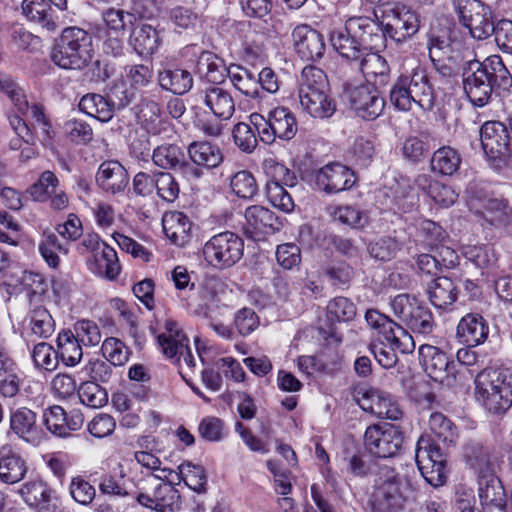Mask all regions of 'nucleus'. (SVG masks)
I'll list each match as a JSON object with an SVG mask.
<instances>
[{
	"label": "nucleus",
	"mask_w": 512,
	"mask_h": 512,
	"mask_svg": "<svg viewBox=\"0 0 512 512\" xmlns=\"http://www.w3.org/2000/svg\"><path fill=\"white\" fill-rule=\"evenodd\" d=\"M463 68V88L475 106L486 105L491 98L494 86H508L512 80L502 59L493 55L483 62L470 60Z\"/></svg>",
	"instance_id": "nucleus-1"
},
{
	"label": "nucleus",
	"mask_w": 512,
	"mask_h": 512,
	"mask_svg": "<svg viewBox=\"0 0 512 512\" xmlns=\"http://www.w3.org/2000/svg\"><path fill=\"white\" fill-rule=\"evenodd\" d=\"M390 101L400 111L418 106L425 111L434 107L435 92L424 70L401 74L390 90Z\"/></svg>",
	"instance_id": "nucleus-2"
},
{
	"label": "nucleus",
	"mask_w": 512,
	"mask_h": 512,
	"mask_svg": "<svg viewBox=\"0 0 512 512\" xmlns=\"http://www.w3.org/2000/svg\"><path fill=\"white\" fill-rule=\"evenodd\" d=\"M475 397L493 414H503L512 406V372L485 369L475 378Z\"/></svg>",
	"instance_id": "nucleus-3"
},
{
	"label": "nucleus",
	"mask_w": 512,
	"mask_h": 512,
	"mask_svg": "<svg viewBox=\"0 0 512 512\" xmlns=\"http://www.w3.org/2000/svg\"><path fill=\"white\" fill-rule=\"evenodd\" d=\"M93 55L92 37L78 27L63 30L59 42L51 53L55 65L62 69H82L88 65Z\"/></svg>",
	"instance_id": "nucleus-4"
},
{
	"label": "nucleus",
	"mask_w": 512,
	"mask_h": 512,
	"mask_svg": "<svg viewBox=\"0 0 512 512\" xmlns=\"http://www.w3.org/2000/svg\"><path fill=\"white\" fill-rule=\"evenodd\" d=\"M160 475H148L141 478L133 489L132 497L147 509L156 512H175L180 508V493L172 481L159 482Z\"/></svg>",
	"instance_id": "nucleus-5"
},
{
	"label": "nucleus",
	"mask_w": 512,
	"mask_h": 512,
	"mask_svg": "<svg viewBox=\"0 0 512 512\" xmlns=\"http://www.w3.org/2000/svg\"><path fill=\"white\" fill-rule=\"evenodd\" d=\"M249 118L260 140L265 144H272L276 138L291 140L298 130L294 114L286 107H276L267 117L252 113Z\"/></svg>",
	"instance_id": "nucleus-6"
},
{
	"label": "nucleus",
	"mask_w": 512,
	"mask_h": 512,
	"mask_svg": "<svg viewBox=\"0 0 512 512\" xmlns=\"http://www.w3.org/2000/svg\"><path fill=\"white\" fill-rule=\"evenodd\" d=\"M263 169L269 180L266 184V193L270 203L283 212H291L294 209V201L285 189L297 184V176L284 164L273 158L263 161Z\"/></svg>",
	"instance_id": "nucleus-7"
},
{
	"label": "nucleus",
	"mask_w": 512,
	"mask_h": 512,
	"mask_svg": "<svg viewBox=\"0 0 512 512\" xmlns=\"http://www.w3.org/2000/svg\"><path fill=\"white\" fill-rule=\"evenodd\" d=\"M391 307L417 339L428 338L436 328L431 311L413 296L399 294L392 300Z\"/></svg>",
	"instance_id": "nucleus-8"
},
{
	"label": "nucleus",
	"mask_w": 512,
	"mask_h": 512,
	"mask_svg": "<svg viewBox=\"0 0 512 512\" xmlns=\"http://www.w3.org/2000/svg\"><path fill=\"white\" fill-rule=\"evenodd\" d=\"M244 242L237 234L225 231L212 236L203 246L205 261L217 269L235 265L243 256Z\"/></svg>",
	"instance_id": "nucleus-9"
},
{
	"label": "nucleus",
	"mask_w": 512,
	"mask_h": 512,
	"mask_svg": "<svg viewBox=\"0 0 512 512\" xmlns=\"http://www.w3.org/2000/svg\"><path fill=\"white\" fill-rule=\"evenodd\" d=\"M403 501L401 478L393 469L381 468L370 499L372 512H396L402 508Z\"/></svg>",
	"instance_id": "nucleus-10"
},
{
	"label": "nucleus",
	"mask_w": 512,
	"mask_h": 512,
	"mask_svg": "<svg viewBox=\"0 0 512 512\" xmlns=\"http://www.w3.org/2000/svg\"><path fill=\"white\" fill-rule=\"evenodd\" d=\"M158 345L166 358L178 365L183 375V364L189 370L196 367V358L189 347V339L179 328L177 322L168 319L164 324V331L157 337Z\"/></svg>",
	"instance_id": "nucleus-11"
},
{
	"label": "nucleus",
	"mask_w": 512,
	"mask_h": 512,
	"mask_svg": "<svg viewBox=\"0 0 512 512\" xmlns=\"http://www.w3.org/2000/svg\"><path fill=\"white\" fill-rule=\"evenodd\" d=\"M404 435L399 427L392 424H373L364 433V447L378 458H391L402 449Z\"/></svg>",
	"instance_id": "nucleus-12"
},
{
	"label": "nucleus",
	"mask_w": 512,
	"mask_h": 512,
	"mask_svg": "<svg viewBox=\"0 0 512 512\" xmlns=\"http://www.w3.org/2000/svg\"><path fill=\"white\" fill-rule=\"evenodd\" d=\"M415 461L424 479L432 486H441L446 479L445 457L440 447L425 436L416 444Z\"/></svg>",
	"instance_id": "nucleus-13"
},
{
	"label": "nucleus",
	"mask_w": 512,
	"mask_h": 512,
	"mask_svg": "<svg viewBox=\"0 0 512 512\" xmlns=\"http://www.w3.org/2000/svg\"><path fill=\"white\" fill-rule=\"evenodd\" d=\"M353 399L363 411L380 419L399 420L403 415L393 397L376 388L357 386L353 391Z\"/></svg>",
	"instance_id": "nucleus-14"
},
{
	"label": "nucleus",
	"mask_w": 512,
	"mask_h": 512,
	"mask_svg": "<svg viewBox=\"0 0 512 512\" xmlns=\"http://www.w3.org/2000/svg\"><path fill=\"white\" fill-rule=\"evenodd\" d=\"M382 7V17L386 20L383 26L386 37L402 42L417 33L419 19L414 11L399 4L387 3Z\"/></svg>",
	"instance_id": "nucleus-15"
},
{
	"label": "nucleus",
	"mask_w": 512,
	"mask_h": 512,
	"mask_svg": "<svg viewBox=\"0 0 512 512\" xmlns=\"http://www.w3.org/2000/svg\"><path fill=\"white\" fill-rule=\"evenodd\" d=\"M344 96L357 115L366 120L378 118L385 107V100L375 86L369 84H344Z\"/></svg>",
	"instance_id": "nucleus-16"
},
{
	"label": "nucleus",
	"mask_w": 512,
	"mask_h": 512,
	"mask_svg": "<svg viewBox=\"0 0 512 512\" xmlns=\"http://www.w3.org/2000/svg\"><path fill=\"white\" fill-rule=\"evenodd\" d=\"M367 324L377 330L387 343L402 353H412L416 347L414 337L402 326L377 310L370 309L365 314Z\"/></svg>",
	"instance_id": "nucleus-17"
},
{
	"label": "nucleus",
	"mask_w": 512,
	"mask_h": 512,
	"mask_svg": "<svg viewBox=\"0 0 512 512\" xmlns=\"http://www.w3.org/2000/svg\"><path fill=\"white\" fill-rule=\"evenodd\" d=\"M457 12L462 24L476 39H486L495 26L491 21L490 8L480 0H457Z\"/></svg>",
	"instance_id": "nucleus-18"
},
{
	"label": "nucleus",
	"mask_w": 512,
	"mask_h": 512,
	"mask_svg": "<svg viewBox=\"0 0 512 512\" xmlns=\"http://www.w3.org/2000/svg\"><path fill=\"white\" fill-rule=\"evenodd\" d=\"M189 290L190 293L186 298L187 309L195 316L210 318L211 306L220 302L224 284L216 277H208L197 286L192 283Z\"/></svg>",
	"instance_id": "nucleus-19"
},
{
	"label": "nucleus",
	"mask_w": 512,
	"mask_h": 512,
	"mask_svg": "<svg viewBox=\"0 0 512 512\" xmlns=\"http://www.w3.org/2000/svg\"><path fill=\"white\" fill-rule=\"evenodd\" d=\"M467 192L470 194L468 201L470 209L481 215L485 221L496 227L512 225V207L509 206L507 200L487 195H476L474 194L473 185L468 187Z\"/></svg>",
	"instance_id": "nucleus-20"
},
{
	"label": "nucleus",
	"mask_w": 512,
	"mask_h": 512,
	"mask_svg": "<svg viewBox=\"0 0 512 512\" xmlns=\"http://www.w3.org/2000/svg\"><path fill=\"white\" fill-rule=\"evenodd\" d=\"M419 361L426 374L434 381L443 383L453 380L456 376V364L438 347L430 344H421L419 347Z\"/></svg>",
	"instance_id": "nucleus-21"
},
{
	"label": "nucleus",
	"mask_w": 512,
	"mask_h": 512,
	"mask_svg": "<svg viewBox=\"0 0 512 512\" xmlns=\"http://www.w3.org/2000/svg\"><path fill=\"white\" fill-rule=\"evenodd\" d=\"M9 425L11 432L32 446H39L46 439L37 413L27 407L12 409L9 414Z\"/></svg>",
	"instance_id": "nucleus-22"
},
{
	"label": "nucleus",
	"mask_w": 512,
	"mask_h": 512,
	"mask_svg": "<svg viewBox=\"0 0 512 512\" xmlns=\"http://www.w3.org/2000/svg\"><path fill=\"white\" fill-rule=\"evenodd\" d=\"M481 144L493 160L506 163L511 156L510 136L506 126L499 121H488L480 129Z\"/></svg>",
	"instance_id": "nucleus-23"
},
{
	"label": "nucleus",
	"mask_w": 512,
	"mask_h": 512,
	"mask_svg": "<svg viewBox=\"0 0 512 512\" xmlns=\"http://www.w3.org/2000/svg\"><path fill=\"white\" fill-rule=\"evenodd\" d=\"M314 181L320 190L331 194L350 189L355 184L356 177L349 167L334 162L317 170Z\"/></svg>",
	"instance_id": "nucleus-24"
},
{
	"label": "nucleus",
	"mask_w": 512,
	"mask_h": 512,
	"mask_svg": "<svg viewBox=\"0 0 512 512\" xmlns=\"http://www.w3.org/2000/svg\"><path fill=\"white\" fill-rule=\"evenodd\" d=\"M429 57L436 72L443 78H450L458 74L463 58L446 40L432 39L429 46Z\"/></svg>",
	"instance_id": "nucleus-25"
},
{
	"label": "nucleus",
	"mask_w": 512,
	"mask_h": 512,
	"mask_svg": "<svg viewBox=\"0 0 512 512\" xmlns=\"http://www.w3.org/2000/svg\"><path fill=\"white\" fill-rule=\"evenodd\" d=\"M293 45L297 54L306 61H317L325 52L324 37L307 24L297 25L292 31Z\"/></svg>",
	"instance_id": "nucleus-26"
},
{
	"label": "nucleus",
	"mask_w": 512,
	"mask_h": 512,
	"mask_svg": "<svg viewBox=\"0 0 512 512\" xmlns=\"http://www.w3.org/2000/svg\"><path fill=\"white\" fill-rule=\"evenodd\" d=\"M202 102L216 119L229 120L235 112V101L231 93L217 85H210L197 93Z\"/></svg>",
	"instance_id": "nucleus-27"
},
{
	"label": "nucleus",
	"mask_w": 512,
	"mask_h": 512,
	"mask_svg": "<svg viewBox=\"0 0 512 512\" xmlns=\"http://www.w3.org/2000/svg\"><path fill=\"white\" fill-rule=\"evenodd\" d=\"M348 30L354 33L364 51L379 49L385 45L386 33L383 26L369 17H352L348 20Z\"/></svg>",
	"instance_id": "nucleus-28"
},
{
	"label": "nucleus",
	"mask_w": 512,
	"mask_h": 512,
	"mask_svg": "<svg viewBox=\"0 0 512 512\" xmlns=\"http://www.w3.org/2000/svg\"><path fill=\"white\" fill-rule=\"evenodd\" d=\"M478 486L483 512H505L506 494L495 472L479 476Z\"/></svg>",
	"instance_id": "nucleus-29"
},
{
	"label": "nucleus",
	"mask_w": 512,
	"mask_h": 512,
	"mask_svg": "<svg viewBox=\"0 0 512 512\" xmlns=\"http://www.w3.org/2000/svg\"><path fill=\"white\" fill-rule=\"evenodd\" d=\"M245 233L252 239L258 240L278 230V218L266 207L253 205L245 211Z\"/></svg>",
	"instance_id": "nucleus-30"
},
{
	"label": "nucleus",
	"mask_w": 512,
	"mask_h": 512,
	"mask_svg": "<svg viewBox=\"0 0 512 512\" xmlns=\"http://www.w3.org/2000/svg\"><path fill=\"white\" fill-rule=\"evenodd\" d=\"M96 182L107 193H123L129 183V176L123 165L115 160L103 162L97 171Z\"/></svg>",
	"instance_id": "nucleus-31"
},
{
	"label": "nucleus",
	"mask_w": 512,
	"mask_h": 512,
	"mask_svg": "<svg viewBox=\"0 0 512 512\" xmlns=\"http://www.w3.org/2000/svg\"><path fill=\"white\" fill-rule=\"evenodd\" d=\"M488 334L487 321L476 313H469L462 317L457 326V337L468 346H477L484 343Z\"/></svg>",
	"instance_id": "nucleus-32"
},
{
	"label": "nucleus",
	"mask_w": 512,
	"mask_h": 512,
	"mask_svg": "<svg viewBox=\"0 0 512 512\" xmlns=\"http://www.w3.org/2000/svg\"><path fill=\"white\" fill-rule=\"evenodd\" d=\"M356 63L371 86H384L388 83L390 67L385 58L379 54L365 51Z\"/></svg>",
	"instance_id": "nucleus-33"
},
{
	"label": "nucleus",
	"mask_w": 512,
	"mask_h": 512,
	"mask_svg": "<svg viewBox=\"0 0 512 512\" xmlns=\"http://www.w3.org/2000/svg\"><path fill=\"white\" fill-rule=\"evenodd\" d=\"M87 265L91 272L109 280L116 279L121 271L117 253L108 244H103L101 250L87 260Z\"/></svg>",
	"instance_id": "nucleus-34"
},
{
	"label": "nucleus",
	"mask_w": 512,
	"mask_h": 512,
	"mask_svg": "<svg viewBox=\"0 0 512 512\" xmlns=\"http://www.w3.org/2000/svg\"><path fill=\"white\" fill-rule=\"evenodd\" d=\"M330 43L339 55L353 62H357L365 53L362 43L348 30V21L344 27L331 32Z\"/></svg>",
	"instance_id": "nucleus-35"
},
{
	"label": "nucleus",
	"mask_w": 512,
	"mask_h": 512,
	"mask_svg": "<svg viewBox=\"0 0 512 512\" xmlns=\"http://www.w3.org/2000/svg\"><path fill=\"white\" fill-rule=\"evenodd\" d=\"M163 231L166 237L177 246H184L190 241L192 224L182 212L173 211L162 218Z\"/></svg>",
	"instance_id": "nucleus-36"
},
{
	"label": "nucleus",
	"mask_w": 512,
	"mask_h": 512,
	"mask_svg": "<svg viewBox=\"0 0 512 512\" xmlns=\"http://www.w3.org/2000/svg\"><path fill=\"white\" fill-rule=\"evenodd\" d=\"M463 455L467 464L479 476L495 472V458L491 456L489 449L484 447L482 443L475 440L468 441L463 448Z\"/></svg>",
	"instance_id": "nucleus-37"
},
{
	"label": "nucleus",
	"mask_w": 512,
	"mask_h": 512,
	"mask_svg": "<svg viewBox=\"0 0 512 512\" xmlns=\"http://www.w3.org/2000/svg\"><path fill=\"white\" fill-rule=\"evenodd\" d=\"M329 91L312 92L298 96L302 109L313 118L331 117L336 111V103L328 94Z\"/></svg>",
	"instance_id": "nucleus-38"
},
{
	"label": "nucleus",
	"mask_w": 512,
	"mask_h": 512,
	"mask_svg": "<svg viewBox=\"0 0 512 512\" xmlns=\"http://www.w3.org/2000/svg\"><path fill=\"white\" fill-rule=\"evenodd\" d=\"M27 472L25 461L15 452L3 447L0 450V480L6 484L21 481Z\"/></svg>",
	"instance_id": "nucleus-39"
},
{
	"label": "nucleus",
	"mask_w": 512,
	"mask_h": 512,
	"mask_svg": "<svg viewBox=\"0 0 512 512\" xmlns=\"http://www.w3.org/2000/svg\"><path fill=\"white\" fill-rule=\"evenodd\" d=\"M57 354L65 366H76L83 357L80 340L71 330H62L57 337Z\"/></svg>",
	"instance_id": "nucleus-40"
},
{
	"label": "nucleus",
	"mask_w": 512,
	"mask_h": 512,
	"mask_svg": "<svg viewBox=\"0 0 512 512\" xmlns=\"http://www.w3.org/2000/svg\"><path fill=\"white\" fill-rule=\"evenodd\" d=\"M130 45L140 56L155 53L160 44L158 31L149 24H142L134 28L129 39Z\"/></svg>",
	"instance_id": "nucleus-41"
},
{
	"label": "nucleus",
	"mask_w": 512,
	"mask_h": 512,
	"mask_svg": "<svg viewBox=\"0 0 512 512\" xmlns=\"http://www.w3.org/2000/svg\"><path fill=\"white\" fill-rule=\"evenodd\" d=\"M197 71L213 84L223 82L230 72L224 60L210 51H203L200 54L197 61Z\"/></svg>",
	"instance_id": "nucleus-42"
},
{
	"label": "nucleus",
	"mask_w": 512,
	"mask_h": 512,
	"mask_svg": "<svg viewBox=\"0 0 512 512\" xmlns=\"http://www.w3.org/2000/svg\"><path fill=\"white\" fill-rule=\"evenodd\" d=\"M22 12L29 21L35 22L47 30L56 28L54 11L46 0H23Z\"/></svg>",
	"instance_id": "nucleus-43"
},
{
	"label": "nucleus",
	"mask_w": 512,
	"mask_h": 512,
	"mask_svg": "<svg viewBox=\"0 0 512 512\" xmlns=\"http://www.w3.org/2000/svg\"><path fill=\"white\" fill-rule=\"evenodd\" d=\"M428 296L432 305L445 309L457 299V287L448 277H438L428 287Z\"/></svg>",
	"instance_id": "nucleus-44"
},
{
	"label": "nucleus",
	"mask_w": 512,
	"mask_h": 512,
	"mask_svg": "<svg viewBox=\"0 0 512 512\" xmlns=\"http://www.w3.org/2000/svg\"><path fill=\"white\" fill-rule=\"evenodd\" d=\"M78 106L82 112L101 122H108L114 114V104L104 96L96 93L84 95L80 99Z\"/></svg>",
	"instance_id": "nucleus-45"
},
{
	"label": "nucleus",
	"mask_w": 512,
	"mask_h": 512,
	"mask_svg": "<svg viewBox=\"0 0 512 512\" xmlns=\"http://www.w3.org/2000/svg\"><path fill=\"white\" fill-rule=\"evenodd\" d=\"M160 86L174 94L187 93L193 85V78L189 71L183 69H166L159 73Z\"/></svg>",
	"instance_id": "nucleus-46"
},
{
	"label": "nucleus",
	"mask_w": 512,
	"mask_h": 512,
	"mask_svg": "<svg viewBox=\"0 0 512 512\" xmlns=\"http://www.w3.org/2000/svg\"><path fill=\"white\" fill-rule=\"evenodd\" d=\"M28 318L32 335L46 339L55 332V321L46 307L32 304Z\"/></svg>",
	"instance_id": "nucleus-47"
},
{
	"label": "nucleus",
	"mask_w": 512,
	"mask_h": 512,
	"mask_svg": "<svg viewBox=\"0 0 512 512\" xmlns=\"http://www.w3.org/2000/svg\"><path fill=\"white\" fill-rule=\"evenodd\" d=\"M191 160L207 168L217 167L223 160L220 149L209 142H193L188 147Z\"/></svg>",
	"instance_id": "nucleus-48"
},
{
	"label": "nucleus",
	"mask_w": 512,
	"mask_h": 512,
	"mask_svg": "<svg viewBox=\"0 0 512 512\" xmlns=\"http://www.w3.org/2000/svg\"><path fill=\"white\" fill-rule=\"evenodd\" d=\"M460 163L459 152L450 146H443L433 153L431 169L441 175L451 176L457 172Z\"/></svg>",
	"instance_id": "nucleus-49"
},
{
	"label": "nucleus",
	"mask_w": 512,
	"mask_h": 512,
	"mask_svg": "<svg viewBox=\"0 0 512 512\" xmlns=\"http://www.w3.org/2000/svg\"><path fill=\"white\" fill-rule=\"evenodd\" d=\"M329 91V82L324 71L315 66L303 68L300 78L298 96L312 92Z\"/></svg>",
	"instance_id": "nucleus-50"
},
{
	"label": "nucleus",
	"mask_w": 512,
	"mask_h": 512,
	"mask_svg": "<svg viewBox=\"0 0 512 512\" xmlns=\"http://www.w3.org/2000/svg\"><path fill=\"white\" fill-rule=\"evenodd\" d=\"M429 429L435 438L445 444H454L458 439V429L444 414L434 412L429 418Z\"/></svg>",
	"instance_id": "nucleus-51"
},
{
	"label": "nucleus",
	"mask_w": 512,
	"mask_h": 512,
	"mask_svg": "<svg viewBox=\"0 0 512 512\" xmlns=\"http://www.w3.org/2000/svg\"><path fill=\"white\" fill-rule=\"evenodd\" d=\"M38 250L45 262L54 269L60 264L58 254H67L68 252V249L59 241L58 236L51 231L43 232Z\"/></svg>",
	"instance_id": "nucleus-52"
},
{
	"label": "nucleus",
	"mask_w": 512,
	"mask_h": 512,
	"mask_svg": "<svg viewBox=\"0 0 512 512\" xmlns=\"http://www.w3.org/2000/svg\"><path fill=\"white\" fill-rule=\"evenodd\" d=\"M152 160L163 169H177L183 166L185 154L177 145L165 144L154 149Z\"/></svg>",
	"instance_id": "nucleus-53"
},
{
	"label": "nucleus",
	"mask_w": 512,
	"mask_h": 512,
	"mask_svg": "<svg viewBox=\"0 0 512 512\" xmlns=\"http://www.w3.org/2000/svg\"><path fill=\"white\" fill-rule=\"evenodd\" d=\"M19 494L24 502L31 507H39L52 498V490L41 480H33L23 484L19 489Z\"/></svg>",
	"instance_id": "nucleus-54"
},
{
	"label": "nucleus",
	"mask_w": 512,
	"mask_h": 512,
	"mask_svg": "<svg viewBox=\"0 0 512 512\" xmlns=\"http://www.w3.org/2000/svg\"><path fill=\"white\" fill-rule=\"evenodd\" d=\"M173 473L178 483L183 481L190 489L198 493L205 490L206 475L203 467L191 463H183L178 466V471H173Z\"/></svg>",
	"instance_id": "nucleus-55"
},
{
	"label": "nucleus",
	"mask_w": 512,
	"mask_h": 512,
	"mask_svg": "<svg viewBox=\"0 0 512 512\" xmlns=\"http://www.w3.org/2000/svg\"><path fill=\"white\" fill-rule=\"evenodd\" d=\"M77 394L80 402L90 408H100L108 401L106 390L94 381L83 382Z\"/></svg>",
	"instance_id": "nucleus-56"
},
{
	"label": "nucleus",
	"mask_w": 512,
	"mask_h": 512,
	"mask_svg": "<svg viewBox=\"0 0 512 512\" xmlns=\"http://www.w3.org/2000/svg\"><path fill=\"white\" fill-rule=\"evenodd\" d=\"M134 487L135 483L130 479H125L123 474L119 479L109 474L103 475L99 483L101 493L119 497H132Z\"/></svg>",
	"instance_id": "nucleus-57"
},
{
	"label": "nucleus",
	"mask_w": 512,
	"mask_h": 512,
	"mask_svg": "<svg viewBox=\"0 0 512 512\" xmlns=\"http://www.w3.org/2000/svg\"><path fill=\"white\" fill-rule=\"evenodd\" d=\"M59 185L57 176L50 170L41 173L37 182L31 185L27 193L34 201H46L52 192H55L56 187Z\"/></svg>",
	"instance_id": "nucleus-58"
},
{
	"label": "nucleus",
	"mask_w": 512,
	"mask_h": 512,
	"mask_svg": "<svg viewBox=\"0 0 512 512\" xmlns=\"http://www.w3.org/2000/svg\"><path fill=\"white\" fill-rule=\"evenodd\" d=\"M102 19L110 33L123 35L128 24H131L135 16L123 9L110 7L102 12Z\"/></svg>",
	"instance_id": "nucleus-59"
},
{
	"label": "nucleus",
	"mask_w": 512,
	"mask_h": 512,
	"mask_svg": "<svg viewBox=\"0 0 512 512\" xmlns=\"http://www.w3.org/2000/svg\"><path fill=\"white\" fill-rule=\"evenodd\" d=\"M232 192L243 199H251L258 191V185L252 173L246 170L238 171L230 179Z\"/></svg>",
	"instance_id": "nucleus-60"
},
{
	"label": "nucleus",
	"mask_w": 512,
	"mask_h": 512,
	"mask_svg": "<svg viewBox=\"0 0 512 512\" xmlns=\"http://www.w3.org/2000/svg\"><path fill=\"white\" fill-rule=\"evenodd\" d=\"M32 359L37 368L54 371L59 365L57 349L46 342L36 344L32 350Z\"/></svg>",
	"instance_id": "nucleus-61"
},
{
	"label": "nucleus",
	"mask_w": 512,
	"mask_h": 512,
	"mask_svg": "<svg viewBox=\"0 0 512 512\" xmlns=\"http://www.w3.org/2000/svg\"><path fill=\"white\" fill-rule=\"evenodd\" d=\"M101 350L105 359L114 366H122L129 360V349L118 338L105 339Z\"/></svg>",
	"instance_id": "nucleus-62"
},
{
	"label": "nucleus",
	"mask_w": 512,
	"mask_h": 512,
	"mask_svg": "<svg viewBox=\"0 0 512 512\" xmlns=\"http://www.w3.org/2000/svg\"><path fill=\"white\" fill-rule=\"evenodd\" d=\"M42 419L43 424L50 433L57 437L66 438V412L61 406L54 405L45 409L42 415Z\"/></svg>",
	"instance_id": "nucleus-63"
},
{
	"label": "nucleus",
	"mask_w": 512,
	"mask_h": 512,
	"mask_svg": "<svg viewBox=\"0 0 512 512\" xmlns=\"http://www.w3.org/2000/svg\"><path fill=\"white\" fill-rule=\"evenodd\" d=\"M69 494L76 503L87 506L94 500L96 490L86 479L78 475L70 481Z\"/></svg>",
	"instance_id": "nucleus-64"
}]
</instances>
